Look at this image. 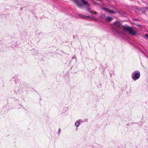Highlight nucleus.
Here are the masks:
<instances>
[{
	"label": "nucleus",
	"instance_id": "1a4fd4ad",
	"mask_svg": "<svg viewBox=\"0 0 148 148\" xmlns=\"http://www.w3.org/2000/svg\"><path fill=\"white\" fill-rule=\"evenodd\" d=\"M60 130H58V135H59L60 133Z\"/></svg>",
	"mask_w": 148,
	"mask_h": 148
},
{
	"label": "nucleus",
	"instance_id": "7ed1b4c3",
	"mask_svg": "<svg viewBox=\"0 0 148 148\" xmlns=\"http://www.w3.org/2000/svg\"><path fill=\"white\" fill-rule=\"evenodd\" d=\"M132 78L134 81L138 79L140 76V73L138 71H136L133 72L132 74Z\"/></svg>",
	"mask_w": 148,
	"mask_h": 148
},
{
	"label": "nucleus",
	"instance_id": "0eeeda50",
	"mask_svg": "<svg viewBox=\"0 0 148 148\" xmlns=\"http://www.w3.org/2000/svg\"><path fill=\"white\" fill-rule=\"evenodd\" d=\"M112 18L108 16L106 18V20L107 21H110L112 20Z\"/></svg>",
	"mask_w": 148,
	"mask_h": 148
},
{
	"label": "nucleus",
	"instance_id": "39448f33",
	"mask_svg": "<svg viewBox=\"0 0 148 148\" xmlns=\"http://www.w3.org/2000/svg\"><path fill=\"white\" fill-rule=\"evenodd\" d=\"M84 122V121H82V119H80L77 120L75 122V126L76 127H78L81 123Z\"/></svg>",
	"mask_w": 148,
	"mask_h": 148
},
{
	"label": "nucleus",
	"instance_id": "6e6552de",
	"mask_svg": "<svg viewBox=\"0 0 148 148\" xmlns=\"http://www.w3.org/2000/svg\"><path fill=\"white\" fill-rule=\"evenodd\" d=\"M79 16L80 17H82V18H85L86 16V15L83 14H78Z\"/></svg>",
	"mask_w": 148,
	"mask_h": 148
},
{
	"label": "nucleus",
	"instance_id": "20e7f679",
	"mask_svg": "<svg viewBox=\"0 0 148 148\" xmlns=\"http://www.w3.org/2000/svg\"><path fill=\"white\" fill-rule=\"evenodd\" d=\"M121 28L124 31H125L129 32L130 34L132 35H135L136 33L130 27H125L122 26Z\"/></svg>",
	"mask_w": 148,
	"mask_h": 148
},
{
	"label": "nucleus",
	"instance_id": "423d86ee",
	"mask_svg": "<svg viewBox=\"0 0 148 148\" xmlns=\"http://www.w3.org/2000/svg\"><path fill=\"white\" fill-rule=\"evenodd\" d=\"M103 10L106 12L111 14H113L114 13V12L113 11L110 10L106 8H103Z\"/></svg>",
	"mask_w": 148,
	"mask_h": 148
},
{
	"label": "nucleus",
	"instance_id": "ddd939ff",
	"mask_svg": "<svg viewBox=\"0 0 148 148\" xmlns=\"http://www.w3.org/2000/svg\"><path fill=\"white\" fill-rule=\"evenodd\" d=\"M147 8H147V7H146V9H147Z\"/></svg>",
	"mask_w": 148,
	"mask_h": 148
},
{
	"label": "nucleus",
	"instance_id": "f03ea898",
	"mask_svg": "<svg viewBox=\"0 0 148 148\" xmlns=\"http://www.w3.org/2000/svg\"><path fill=\"white\" fill-rule=\"evenodd\" d=\"M113 26H112V28L113 30L117 33L121 35V34H123L119 30L118 28L120 27L121 24L120 22H115L113 24Z\"/></svg>",
	"mask_w": 148,
	"mask_h": 148
},
{
	"label": "nucleus",
	"instance_id": "f8f14e48",
	"mask_svg": "<svg viewBox=\"0 0 148 148\" xmlns=\"http://www.w3.org/2000/svg\"><path fill=\"white\" fill-rule=\"evenodd\" d=\"M106 1H109V0H106Z\"/></svg>",
	"mask_w": 148,
	"mask_h": 148
},
{
	"label": "nucleus",
	"instance_id": "9d476101",
	"mask_svg": "<svg viewBox=\"0 0 148 148\" xmlns=\"http://www.w3.org/2000/svg\"><path fill=\"white\" fill-rule=\"evenodd\" d=\"M145 36L147 38H148V34H146L145 35Z\"/></svg>",
	"mask_w": 148,
	"mask_h": 148
},
{
	"label": "nucleus",
	"instance_id": "f257e3e1",
	"mask_svg": "<svg viewBox=\"0 0 148 148\" xmlns=\"http://www.w3.org/2000/svg\"><path fill=\"white\" fill-rule=\"evenodd\" d=\"M73 1L78 7H81L83 5L86 6L88 7L86 9V10L88 12L93 14H97V13L95 11H92L89 8L90 5L86 1L84 0H73Z\"/></svg>",
	"mask_w": 148,
	"mask_h": 148
},
{
	"label": "nucleus",
	"instance_id": "9b49d317",
	"mask_svg": "<svg viewBox=\"0 0 148 148\" xmlns=\"http://www.w3.org/2000/svg\"><path fill=\"white\" fill-rule=\"evenodd\" d=\"M133 20L134 21H138V19H137L134 18V19H133Z\"/></svg>",
	"mask_w": 148,
	"mask_h": 148
}]
</instances>
